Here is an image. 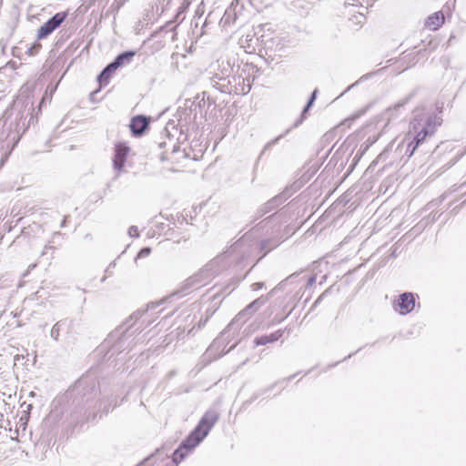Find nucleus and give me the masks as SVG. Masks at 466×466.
Returning <instances> with one entry per match:
<instances>
[{"instance_id":"1","label":"nucleus","mask_w":466,"mask_h":466,"mask_svg":"<svg viewBox=\"0 0 466 466\" xmlns=\"http://www.w3.org/2000/svg\"><path fill=\"white\" fill-rule=\"evenodd\" d=\"M441 118L436 115L425 111L414 112V116L410 123V130L404 138V142H407L405 155L408 158L414 154L427 137L435 133L437 127L441 125Z\"/></svg>"},{"instance_id":"2","label":"nucleus","mask_w":466,"mask_h":466,"mask_svg":"<svg viewBox=\"0 0 466 466\" xmlns=\"http://www.w3.org/2000/svg\"><path fill=\"white\" fill-rule=\"evenodd\" d=\"M218 419L219 414L216 410H208L206 411L197 427L173 452L172 460L169 461L170 466H177L187 456V452L197 447L208 436Z\"/></svg>"},{"instance_id":"3","label":"nucleus","mask_w":466,"mask_h":466,"mask_svg":"<svg viewBox=\"0 0 466 466\" xmlns=\"http://www.w3.org/2000/svg\"><path fill=\"white\" fill-rule=\"evenodd\" d=\"M159 304H160V302L151 303L150 305L147 306V309L146 311L137 310V311L134 312L130 316V321L134 319V322L131 323L128 326V328L126 329V330L121 335H119L118 331L116 333L110 334L109 338L106 340V344H109L111 341L116 340L110 350L112 351V354H114L115 352L123 351L129 347V343H127L126 345V342H127L128 337L130 336L128 334L129 329L135 324V322L137 319H139L144 315H146L149 310L155 309L157 306H159Z\"/></svg>"},{"instance_id":"4","label":"nucleus","mask_w":466,"mask_h":466,"mask_svg":"<svg viewBox=\"0 0 466 466\" xmlns=\"http://www.w3.org/2000/svg\"><path fill=\"white\" fill-rule=\"evenodd\" d=\"M135 56L136 51H126L116 56V57L99 74L97 80L100 85H107L112 73L119 67L130 64Z\"/></svg>"},{"instance_id":"5","label":"nucleus","mask_w":466,"mask_h":466,"mask_svg":"<svg viewBox=\"0 0 466 466\" xmlns=\"http://www.w3.org/2000/svg\"><path fill=\"white\" fill-rule=\"evenodd\" d=\"M262 305L260 299H255L249 305H248L243 310H241L228 325V327L222 331L221 336H224L227 332L231 329L238 330L243 323L250 318V316L258 310Z\"/></svg>"},{"instance_id":"6","label":"nucleus","mask_w":466,"mask_h":466,"mask_svg":"<svg viewBox=\"0 0 466 466\" xmlns=\"http://www.w3.org/2000/svg\"><path fill=\"white\" fill-rule=\"evenodd\" d=\"M66 18V13L59 12L49 18L43 25L37 30V38L44 39L51 35L57 29Z\"/></svg>"},{"instance_id":"7","label":"nucleus","mask_w":466,"mask_h":466,"mask_svg":"<svg viewBox=\"0 0 466 466\" xmlns=\"http://www.w3.org/2000/svg\"><path fill=\"white\" fill-rule=\"evenodd\" d=\"M393 309L400 315H407L414 309L415 294L411 292H404L393 301Z\"/></svg>"},{"instance_id":"8","label":"nucleus","mask_w":466,"mask_h":466,"mask_svg":"<svg viewBox=\"0 0 466 466\" xmlns=\"http://www.w3.org/2000/svg\"><path fill=\"white\" fill-rule=\"evenodd\" d=\"M114 149L113 167L115 170L121 172L125 166L130 148L126 143L118 142L115 145Z\"/></svg>"},{"instance_id":"9","label":"nucleus","mask_w":466,"mask_h":466,"mask_svg":"<svg viewBox=\"0 0 466 466\" xmlns=\"http://www.w3.org/2000/svg\"><path fill=\"white\" fill-rule=\"evenodd\" d=\"M280 232L281 226L279 224L274 225V227L271 228V237L261 241L260 248L265 252V254L278 247L282 241Z\"/></svg>"},{"instance_id":"10","label":"nucleus","mask_w":466,"mask_h":466,"mask_svg":"<svg viewBox=\"0 0 466 466\" xmlns=\"http://www.w3.org/2000/svg\"><path fill=\"white\" fill-rule=\"evenodd\" d=\"M200 277L198 275L192 276L185 280L181 289L174 293H172L167 299L172 301L175 298H182L186 296L189 289H198L201 286L200 284Z\"/></svg>"},{"instance_id":"11","label":"nucleus","mask_w":466,"mask_h":466,"mask_svg":"<svg viewBox=\"0 0 466 466\" xmlns=\"http://www.w3.org/2000/svg\"><path fill=\"white\" fill-rule=\"evenodd\" d=\"M237 7L238 0L231 3L228 8L226 9L223 16L220 19V25L227 27L237 22Z\"/></svg>"},{"instance_id":"12","label":"nucleus","mask_w":466,"mask_h":466,"mask_svg":"<svg viewBox=\"0 0 466 466\" xmlns=\"http://www.w3.org/2000/svg\"><path fill=\"white\" fill-rule=\"evenodd\" d=\"M148 124L149 122L146 116H137L131 120L130 129L134 135L139 136L147 128Z\"/></svg>"},{"instance_id":"13","label":"nucleus","mask_w":466,"mask_h":466,"mask_svg":"<svg viewBox=\"0 0 466 466\" xmlns=\"http://www.w3.org/2000/svg\"><path fill=\"white\" fill-rule=\"evenodd\" d=\"M284 331H285L284 329H279L269 335H262L260 337H257L254 339V343L257 346H260V345H267L268 343L275 342V341L279 340L283 336Z\"/></svg>"},{"instance_id":"14","label":"nucleus","mask_w":466,"mask_h":466,"mask_svg":"<svg viewBox=\"0 0 466 466\" xmlns=\"http://www.w3.org/2000/svg\"><path fill=\"white\" fill-rule=\"evenodd\" d=\"M230 81L227 76H218L217 74L210 77V85L220 92H229Z\"/></svg>"},{"instance_id":"15","label":"nucleus","mask_w":466,"mask_h":466,"mask_svg":"<svg viewBox=\"0 0 466 466\" xmlns=\"http://www.w3.org/2000/svg\"><path fill=\"white\" fill-rule=\"evenodd\" d=\"M444 23V15L441 11L435 12L426 20V26L431 30H437Z\"/></svg>"},{"instance_id":"16","label":"nucleus","mask_w":466,"mask_h":466,"mask_svg":"<svg viewBox=\"0 0 466 466\" xmlns=\"http://www.w3.org/2000/svg\"><path fill=\"white\" fill-rule=\"evenodd\" d=\"M167 145L171 147V151L170 153L166 151L164 154L161 155L160 158L162 161L169 160L171 159L172 156H175L176 154L180 152V147L177 144L173 143L171 138H168V142L164 141L159 143V147H167Z\"/></svg>"},{"instance_id":"17","label":"nucleus","mask_w":466,"mask_h":466,"mask_svg":"<svg viewBox=\"0 0 466 466\" xmlns=\"http://www.w3.org/2000/svg\"><path fill=\"white\" fill-rule=\"evenodd\" d=\"M279 199L278 198H274L270 199L269 201H268L267 203H265L258 209L259 217H262L265 214H267V213L272 211L274 208H276L279 205Z\"/></svg>"},{"instance_id":"18","label":"nucleus","mask_w":466,"mask_h":466,"mask_svg":"<svg viewBox=\"0 0 466 466\" xmlns=\"http://www.w3.org/2000/svg\"><path fill=\"white\" fill-rule=\"evenodd\" d=\"M317 92L318 90H314L307 103V105L305 106L303 111H302V115H301V118H303L305 113L309 109V107L312 106L314 100L316 99V96H317ZM303 119H300L299 121H297L295 124H294V127H298L301 122H302Z\"/></svg>"},{"instance_id":"19","label":"nucleus","mask_w":466,"mask_h":466,"mask_svg":"<svg viewBox=\"0 0 466 466\" xmlns=\"http://www.w3.org/2000/svg\"><path fill=\"white\" fill-rule=\"evenodd\" d=\"M65 320H60L52 327L50 335L54 340L57 341L59 339L60 329L65 324Z\"/></svg>"},{"instance_id":"20","label":"nucleus","mask_w":466,"mask_h":466,"mask_svg":"<svg viewBox=\"0 0 466 466\" xmlns=\"http://www.w3.org/2000/svg\"><path fill=\"white\" fill-rule=\"evenodd\" d=\"M56 248L54 246L46 245L41 252V257L47 256V259L51 260L54 257Z\"/></svg>"},{"instance_id":"21","label":"nucleus","mask_w":466,"mask_h":466,"mask_svg":"<svg viewBox=\"0 0 466 466\" xmlns=\"http://www.w3.org/2000/svg\"><path fill=\"white\" fill-rule=\"evenodd\" d=\"M289 132V129H287V130L285 131V133H283V134L279 135V137H277L276 138H274V139L270 140L269 142H268V143L265 145V147H264V148H263L262 153H264L266 150L269 149L273 145L277 144V143L279 142V140L280 138L284 137H285Z\"/></svg>"},{"instance_id":"22","label":"nucleus","mask_w":466,"mask_h":466,"mask_svg":"<svg viewBox=\"0 0 466 466\" xmlns=\"http://www.w3.org/2000/svg\"><path fill=\"white\" fill-rule=\"evenodd\" d=\"M151 252L150 248H143L137 254L136 259L147 257Z\"/></svg>"},{"instance_id":"23","label":"nucleus","mask_w":466,"mask_h":466,"mask_svg":"<svg viewBox=\"0 0 466 466\" xmlns=\"http://www.w3.org/2000/svg\"><path fill=\"white\" fill-rule=\"evenodd\" d=\"M128 235L132 238H137L139 236L137 227L131 226L128 229Z\"/></svg>"},{"instance_id":"24","label":"nucleus","mask_w":466,"mask_h":466,"mask_svg":"<svg viewBox=\"0 0 466 466\" xmlns=\"http://www.w3.org/2000/svg\"><path fill=\"white\" fill-rule=\"evenodd\" d=\"M402 106H403V104H397V105H395V106H394V107H393V108H389V109L385 112V114H386V115H389V117H390V116H391V113H392L393 111L398 110V109H399V108H400Z\"/></svg>"},{"instance_id":"25","label":"nucleus","mask_w":466,"mask_h":466,"mask_svg":"<svg viewBox=\"0 0 466 466\" xmlns=\"http://www.w3.org/2000/svg\"><path fill=\"white\" fill-rule=\"evenodd\" d=\"M354 17L356 19V23L360 24V25L363 24L366 19L364 15H362V14H359V15H355Z\"/></svg>"},{"instance_id":"26","label":"nucleus","mask_w":466,"mask_h":466,"mask_svg":"<svg viewBox=\"0 0 466 466\" xmlns=\"http://www.w3.org/2000/svg\"><path fill=\"white\" fill-rule=\"evenodd\" d=\"M243 11H244V7H243V5H240L238 3V7H237V21L241 17Z\"/></svg>"},{"instance_id":"27","label":"nucleus","mask_w":466,"mask_h":466,"mask_svg":"<svg viewBox=\"0 0 466 466\" xmlns=\"http://www.w3.org/2000/svg\"><path fill=\"white\" fill-rule=\"evenodd\" d=\"M263 285H264V284H263L262 282H257V283H254V284L252 285V289H253V290H258V289H261V288L263 287Z\"/></svg>"},{"instance_id":"28","label":"nucleus","mask_w":466,"mask_h":466,"mask_svg":"<svg viewBox=\"0 0 466 466\" xmlns=\"http://www.w3.org/2000/svg\"><path fill=\"white\" fill-rule=\"evenodd\" d=\"M36 267V263L30 264L27 268V270L25 273H24V276H26L31 270H33Z\"/></svg>"},{"instance_id":"29","label":"nucleus","mask_w":466,"mask_h":466,"mask_svg":"<svg viewBox=\"0 0 466 466\" xmlns=\"http://www.w3.org/2000/svg\"><path fill=\"white\" fill-rule=\"evenodd\" d=\"M350 1L352 2V3L350 4V5H362V2H363L364 0H350Z\"/></svg>"},{"instance_id":"30","label":"nucleus","mask_w":466,"mask_h":466,"mask_svg":"<svg viewBox=\"0 0 466 466\" xmlns=\"http://www.w3.org/2000/svg\"><path fill=\"white\" fill-rule=\"evenodd\" d=\"M276 218H277V217H276V215H274L272 218H270V220H268V221H263V222L265 223V226H264V227H268L269 223H271V222L275 221Z\"/></svg>"},{"instance_id":"31","label":"nucleus","mask_w":466,"mask_h":466,"mask_svg":"<svg viewBox=\"0 0 466 466\" xmlns=\"http://www.w3.org/2000/svg\"><path fill=\"white\" fill-rule=\"evenodd\" d=\"M115 3H116V8H119L123 3H124V0H115Z\"/></svg>"},{"instance_id":"32","label":"nucleus","mask_w":466,"mask_h":466,"mask_svg":"<svg viewBox=\"0 0 466 466\" xmlns=\"http://www.w3.org/2000/svg\"><path fill=\"white\" fill-rule=\"evenodd\" d=\"M273 0H268V1H265L264 4L265 5H270V3L272 2Z\"/></svg>"},{"instance_id":"33","label":"nucleus","mask_w":466,"mask_h":466,"mask_svg":"<svg viewBox=\"0 0 466 466\" xmlns=\"http://www.w3.org/2000/svg\"><path fill=\"white\" fill-rule=\"evenodd\" d=\"M314 280H315V279H314V278H311V279H309V284L313 283V282H314Z\"/></svg>"},{"instance_id":"34","label":"nucleus","mask_w":466,"mask_h":466,"mask_svg":"<svg viewBox=\"0 0 466 466\" xmlns=\"http://www.w3.org/2000/svg\"><path fill=\"white\" fill-rule=\"evenodd\" d=\"M108 410H109V409H106V408L105 407V412H106V413H107V412H108Z\"/></svg>"},{"instance_id":"35","label":"nucleus","mask_w":466,"mask_h":466,"mask_svg":"<svg viewBox=\"0 0 466 466\" xmlns=\"http://www.w3.org/2000/svg\"><path fill=\"white\" fill-rule=\"evenodd\" d=\"M40 47V44H37L35 48L38 49Z\"/></svg>"},{"instance_id":"36","label":"nucleus","mask_w":466,"mask_h":466,"mask_svg":"<svg viewBox=\"0 0 466 466\" xmlns=\"http://www.w3.org/2000/svg\"><path fill=\"white\" fill-rule=\"evenodd\" d=\"M236 345H237V343L233 344V346H232V347H230V349H229V350H231V349H233L234 347H236Z\"/></svg>"},{"instance_id":"37","label":"nucleus","mask_w":466,"mask_h":466,"mask_svg":"<svg viewBox=\"0 0 466 466\" xmlns=\"http://www.w3.org/2000/svg\"><path fill=\"white\" fill-rule=\"evenodd\" d=\"M218 339H217L216 340H214V344H213L212 346H214V345L218 342Z\"/></svg>"}]
</instances>
